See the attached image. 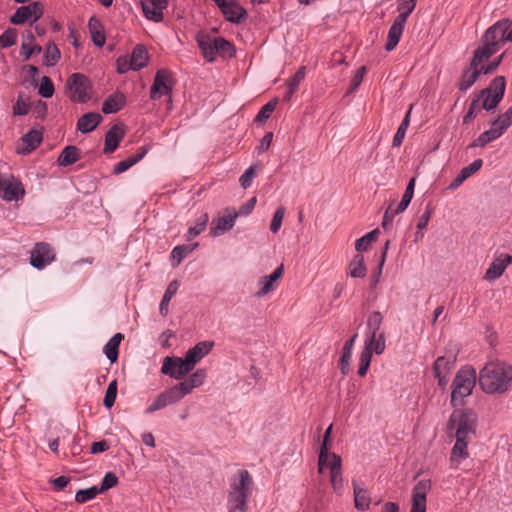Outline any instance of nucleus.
<instances>
[{
	"instance_id": "obj_1",
	"label": "nucleus",
	"mask_w": 512,
	"mask_h": 512,
	"mask_svg": "<svg viewBox=\"0 0 512 512\" xmlns=\"http://www.w3.org/2000/svg\"><path fill=\"white\" fill-rule=\"evenodd\" d=\"M478 416L472 409H455L447 422L448 433L455 437L470 439L475 436Z\"/></svg>"
},
{
	"instance_id": "obj_2",
	"label": "nucleus",
	"mask_w": 512,
	"mask_h": 512,
	"mask_svg": "<svg viewBox=\"0 0 512 512\" xmlns=\"http://www.w3.org/2000/svg\"><path fill=\"white\" fill-rule=\"evenodd\" d=\"M512 125V106L508 110L499 115L497 119L490 123V128L482 132L472 143L469 148H483L489 143L499 139Z\"/></svg>"
},
{
	"instance_id": "obj_3",
	"label": "nucleus",
	"mask_w": 512,
	"mask_h": 512,
	"mask_svg": "<svg viewBox=\"0 0 512 512\" xmlns=\"http://www.w3.org/2000/svg\"><path fill=\"white\" fill-rule=\"evenodd\" d=\"M507 384L512 381V365L499 360L488 362L480 371V382Z\"/></svg>"
},
{
	"instance_id": "obj_4",
	"label": "nucleus",
	"mask_w": 512,
	"mask_h": 512,
	"mask_svg": "<svg viewBox=\"0 0 512 512\" xmlns=\"http://www.w3.org/2000/svg\"><path fill=\"white\" fill-rule=\"evenodd\" d=\"M67 94L73 102L85 103L91 99L92 85L81 73H73L66 82Z\"/></svg>"
},
{
	"instance_id": "obj_5",
	"label": "nucleus",
	"mask_w": 512,
	"mask_h": 512,
	"mask_svg": "<svg viewBox=\"0 0 512 512\" xmlns=\"http://www.w3.org/2000/svg\"><path fill=\"white\" fill-rule=\"evenodd\" d=\"M505 93V77L497 76L494 78L490 86L483 89L477 96L479 101L483 99V109L490 111L495 109L500 101L503 99Z\"/></svg>"
},
{
	"instance_id": "obj_6",
	"label": "nucleus",
	"mask_w": 512,
	"mask_h": 512,
	"mask_svg": "<svg viewBox=\"0 0 512 512\" xmlns=\"http://www.w3.org/2000/svg\"><path fill=\"white\" fill-rule=\"evenodd\" d=\"M25 190L22 183L12 174L0 173V197L5 201H18L23 198Z\"/></svg>"
},
{
	"instance_id": "obj_7",
	"label": "nucleus",
	"mask_w": 512,
	"mask_h": 512,
	"mask_svg": "<svg viewBox=\"0 0 512 512\" xmlns=\"http://www.w3.org/2000/svg\"><path fill=\"white\" fill-rule=\"evenodd\" d=\"M44 13V6L40 1H34L28 5L20 6L10 17V22L14 25H22L25 22L31 24L39 20Z\"/></svg>"
},
{
	"instance_id": "obj_8",
	"label": "nucleus",
	"mask_w": 512,
	"mask_h": 512,
	"mask_svg": "<svg viewBox=\"0 0 512 512\" xmlns=\"http://www.w3.org/2000/svg\"><path fill=\"white\" fill-rule=\"evenodd\" d=\"M222 12L224 18L231 23H242L247 18V11L238 0H213Z\"/></svg>"
},
{
	"instance_id": "obj_9",
	"label": "nucleus",
	"mask_w": 512,
	"mask_h": 512,
	"mask_svg": "<svg viewBox=\"0 0 512 512\" xmlns=\"http://www.w3.org/2000/svg\"><path fill=\"white\" fill-rule=\"evenodd\" d=\"M54 260L55 253L49 244L45 242L35 244L30 255V264L34 268L43 269Z\"/></svg>"
},
{
	"instance_id": "obj_10",
	"label": "nucleus",
	"mask_w": 512,
	"mask_h": 512,
	"mask_svg": "<svg viewBox=\"0 0 512 512\" xmlns=\"http://www.w3.org/2000/svg\"><path fill=\"white\" fill-rule=\"evenodd\" d=\"M193 370L185 357H165L162 362V374H168L174 379H181L188 372Z\"/></svg>"
},
{
	"instance_id": "obj_11",
	"label": "nucleus",
	"mask_w": 512,
	"mask_h": 512,
	"mask_svg": "<svg viewBox=\"0 0 512 512\" xmlns=\"http://www.w3.org/2000/svg\"><path fill=\"white\" fill-rule=\"evenodd\" d=\"M239 217L236 210L227 208L224 215L214 219L211 223L210 234L213 237L223 235L231 230L235 224V220Z\"/></svg>"
},
{
	"instance_id": "obj_12",
	"label": "nucleus",
	"mask_w": 512,
	"mask_h": 512,
	"mask_svg": "<svg viewBox=\"0 0 512 512\" xmlns=\"http://www.w3.org/2000/svg\"><path fill=\"white\" fill-rule=\"evenodd\" d=\"M432 487L430 479H422L416 483L412 491L410 512H426V495Z\"/></svg>"
},
{
	"instance_id": "obj_13",
	"label": "nucleus",
	"mask_w": 512,
	"mask_h": 512,
	"mask_svg": "<svg viewBox=\"0 0 512 512\" xmlns=\"http://www.w3.org/2000/svg\"><path fill=\"white\" fill-rule=\"evenodd\" d=\"M510 27V21L508 19H503L496 22L490 28L486 30L482 37V42L494 44V46L499 48L501 43L506 42V32Z\"/></svg>"
},
{
	"instance_id": "obj_14",
	"label": "nucleus",
	"mask_w": 512,
	"mask_h": 512,
	"mask_svg": "<svg viewBox=\"0 0 512 512\" xmlns=\"http://www.w3.org/2000/svg\"><path fill=\"white\" fill-rule=\"evenodd\" d=\"M457 358V353L451 357L439 356L433 365L434 378L438 384H445L449 381L450 371L453 368Z\"/></svg>"
},
{
	"instance_id": "obj_15",
	"label": "nucleus",
	"mask_w": 512,
	"mask_h": 512,
	"mask_svg": "<svg viewBox=\"0 0 512 512\" xmlns=\"http://www.w3.org/2000/svg\"><path fill=\"white\" fill-rule=\"evenodd\" d=\"M253 491V479L250 473L241 469L237 472V475L231 479L230 489L228 494H239L246 493L252 494Z\"/></svg>"
},
{
	"instance_id": "obj_16",
	"label": "nucleus",
	"mask_w": 512,
	"mask_h": 512,
	"mask_svg": "<svg viewBox=\"0 0 512 512\" xmlns=\"http://www.w3.org/2000/svg\"><path fill=\"white\" fill-rule=\"evenodd\" d=\"M284 265L281 264L270 275L263 276L258 282L259 290L256 292V297L262 298L277 287V281L283 276Z\"/></svg>"
},
{
	"instance_id": "obj_17",
	"label": "nucleus",
	"mask_w": 512,
	"mask_h": 512,
	"mask_svg": "<svg viewBox=\"0 0 512 512\" xmlns=\"http://www.w3.org/2000/svg\"><path fill=\"white\" fill-rule=\"evenodd\" d=\"M456 442L451 449L450 453V468L457 469L462 461L469 457L468 442L470 439L455 437Z\"/></svg>"
},
{
	"instance_id": "obj_18",
	"label": "nucleus",
	"mask_w": 512,
	"mask_h": 512,
	"mask_svg": "<svg viewBox=\"0 0 512 512\" xmlns=\"http://www.w3.org/2000/svg\"><path fill=\"white\" fill-rule=\"evenodd\" d=\"M330 467V482L333 490L337 494H342L343 478H342V459L339 455L332 453Z\"/></svg>"
},
{
	"instance_id": "obj_19",
	"label": "nucleus",
	"mask_w": 512,
	"mask_h": 512,
	"mask_svg": "<svg viewBox=\"0 0 512 512\" xmlns=\"http://www.w3.org/2000/svg\"><path fill=\"white\" fill-rule=\"evenodd\" d=\"M512 263V256L508 254H501L499 257L493 260L487 269L484 278L488 281L498 279L506 270V268Z\"/></svg>"
},
{
	"instance_id": "obj_20",
	"label": "nucleus",
	"mask_w": 512,
	"mask_h": 512,
	"mask_svg": "<svg viewBox=\"0 0 512 512\" xmlns=\"http://www.w3.org/2000/svg\"><path fill=\"white\" fill-rule=\"evenodd\" d=\"M213 346L214 343L212 341H202L197 343L186 352V362L189 363L193 369L195 365L212 350Z\"/></svg>"
},
{
	"instance_id": "obj_21",
	"label": "nucleus",
	"mask_w": 512,
	"mask_h": 512,
	"mask_svg": "<svg viewBox=\"0 0 512 512\" xmlns=\"http://www.w3.org/2000/svg\"><path fill=\"white\" fill-rule=\"evenodd\" d=\"M42 140V132L39 130L32 129L22 136L21 145L18 147L17 152L23 155L29 154L40 145Z\"/></svg>"
},
{
	"instance_id": "obj_22",
	"label": "nucleus",
	"mask_w": 512,
	"mask_h": 512,
	"mask_svg": "<svg viewBox=\"0 0 512 512\" xmlns=\"http://www.w3.org/2000/svg\"><path fill=\"white\" fill-rule=\"evenodd\" d=\"M124 136L125 131L123 126L119 124L113 125L105 135L104 153L110 154L114 152Z\"/></svg>"
},
{
	"instance_id": "obj_23",
	"label": "nucleus",
	"mask_w": 512,
	"mask_h": 512,
	"mask_svg": "<svg viewBox=\"0 0 512 512\" xmlns=\"http://www.w3.org/2000/svg\"><path fill=\"white\" fill-rule=\"evenodd\" d=\"M216 37H211L207 34L200 33L197 35V43L202 52L203 57L212 62L218 56V51L214 47Z\"/></svg>"
},
{
	"instance_id": "obj_24",
	"label": "nucleus",
	"mask_w": 512,
	"mask_h": 512,
	"mask_svg": "<svg viewBox=\"0 0 512 512\" xmlns=\"http://www.w3.org/2000/svg\"><path fill=\"white\" fill-rule=\"evenodd\" d=\"M405 23L406 22L402 21V17L395 18L393 24L391 25L388 31L387 42L385 44V49L387 51H392L399 43V40L404 30Z\"/></svg>"
},
{
	"instance_id": "obj_25",
	"label": "nucleus",
	"mask_w": 512,
	"mask_h": 512,
	"mask_svg": "<svg viewBox=\"0 0 512 512\" xmlns=\"http://www.w3.org/2000/svg\"><path fill=\"white\" fill-rule=\"evenodd\" d=\"M195 386H171L165 393H162V407L172 404L185 395L192 392Z\"/></svg>"
},
{
	"instance_id": "obj_26",
	"label": "nucleus",
	"mask_w": 512,
	"mask_h": 512,
	"mask_svg": "<svg viewBox=\"0 0 512 512\" xmlns=\"http://www.w3.org/2000/svg\"><path fill=\"white\" fill-rule=\"evenodd\" d=\"M101 114L97 112H89L82 115L77 121V129L81 133H89L93 131L102 121Z\"/></svg>"
},
{
	"instance_id": "obj_27",
	"label": "nucleus",
	"mask_w": 512,
	"mask_h": 512,
	"mask_svg": "<svg viewBox=\"0 0 512 512\" xmlns=\"http://www.w3.org/2000/svg\"><path fill=\"white\" fill-rule=\"evenodd\" d=\"M250 496H251V494H246V493L228 494V497H227L228 512H247L248 499Z\"/></svg>"
},
{
	"instance_id": "obj_28",
	"label": "nucleus",
	"mask_w": 512,
	"mask_h": 512,
	"mask_svg": "<svg viewBox=\"0 0 512 512\" xmlns=\"http://www.w3.org/2000/svg\"><path fill=\"white\" fill-rule=\"evenodd\" d=\"M498 49L494 44L482 42V46L474 51L471 67H481V64L495 54Z\"/></svg>"
},
{
	"instance_id": "obj_29",
	"label": "nucleus",
	"mask_w": 512,
	"mask_h": 512,
	"mask_svg": "<svg viewBox=\"0 0 512 512\" xmlns=\"http://www.w3.org/2000/svg\"><path fill=\"white\" fill-rule=\"evenodd\" d=\"M385 350V336L384 333H375L369 334L368 338L365 341V347L362 352H369V355L372 356V353L381 354Z\"/></svg>"
},
{
	"instance_id": "obj_30",
	"label": "nucleus",
	"mask_w": 512,
	"mask_h": 512,
	"mask_svg": "<svg viewBox=\"0 0 512 512\" xmlns=\"http://www.w3.org/2000/svg\"><path fill=\"white\" fill-rule=\"evenodd\" d=\"M352 484L355 508L359 511H365L369 509L371 499L367 489L359 486L355 480H353Z\"/></svg>"
},
{
	"instance_id": "obj_31",
	"label": "nucleus",
	"mask_w": 512,
	"mask_h": 512,
	"mask_svg": "<svg viewBox=\"0 0 512 512\" xmlns=\"http://www.w3.org/2000/svg\"><path fill=\"white\" fill-rule=\"evenodd\" d=\"M124 339V335L120 332L113 335L112 338L109 339V341L104 346V354L106 355L107 359L114 363L118 359V353H119V345L121 341Z\"/></svg>"
},
{
	"instance_id": "obj_32",
	"label": "nucleus",
	"mask_w": 512,
	"mask_h": 512,
	"mask_svg": "<svg viewBox=\"0 0 512 512\" xmlns=\"http://www.w3.org/2000/svg\"><path fill=\"white\" fill-rule=\"evenodd\" d=\"M88 27L93 43L97 47H102L105 44L106 37L101 22L93 16L89 19Z\"/></svg>"
},
{
	"instance_id": "obj_33",
	"label": "nucleus",
	"mask_w": 512,
	"mask_h": 512,
	"mask_svg": "<svg viewBox=\"0 0 512 512\" xmlns=\"http://www.w3.org/2000/svg\"><path fill=\"white\" fill-rule=\"evenodd\" d=\"M126 98L123 94L110 95L102 104V112L111 114L118 112L125 105Z\"/></svg>"
},
{
	"instance_id": "obj_34",
	"label": "nucleus",
	"mask_w": 512,
	"mask_h": 512,
	"mask_svg": "<svg viewBox=\"0 0 512 512\" xmlns=\"http://www.w3.org/2000/svg\"><path fill=\"white\" fill-rule=\"evenodd\" d=\"M332 424L329 425V427L326 429L324 435H323V441L320 447L319 456H318V472L322 473L325 464L327 463V460L329 458V443L332 433Z\"/></svg>"
},
{
	"instance_id": "obj_35",
	"label": "nucleus",
	"mask_w": 512,
	"mask_h": 512,
	"mask_svg": "<svg viewBox=\"0 0 512 512\" xmlns=\"http://www.w3.org/2000/svg\"><path fill=\"white\" fill-rule=\"evenodd\" d=\"M476 370L471 365L462 366L455 375L452 384H476Z\"/></svg>"
},
{
	"instance_id": "obj_36",
	"label": "nucleus",
	"mask_w": 512,
	"mask_h": 512,
	"mask_svg": "<svg viewBox=\"0 0 512 512\" xmlns=\"http://www.w3.org/2000/svg\"><path fill=\"white\" fill-rule=\"evenodd\" d=\"M80 158V149L76 146H66L58 157V164L60 166H69L77 162Z\"/></svg>"
},
{
	"instance_id": "obj_37",
	"label": "nucleus",
	"mask_w": 512,
	"mask_h": 512,
	"mask_svg": "<svg viewBox=\"0 0 512 512\" xmlns=\"http://www.w3.org/2000/svg\"><path fill=\"white\" fill-rule=\"evenodd\" d=\"M174 84H175V81L171 77V75L168 72L162 70V98L163 97L165 98L163 101L166 104L167 111H171V109H172L171 92L174 87Z\"/></svg>"
},
{
	"instance_id": "obj_38",
	"label": "nucleus",
	"mask_w": 512,
	"mask_h": 512,
	"mask_svg": "<svg viewBox=\"0 0 512 512\" xmlns=\"http://www.w3.org/2000/svg\"><path fill=\"white\" fill-rule=\"evenodd\" d=\"M145 17L155 22L160 21V0H139Z\"/></svg>"
},
{
	"instance_id": "obj_39",
	"label": "nucleus",
	"mask_w": 512,
	"mask_h": 512,
	"mask_svg": "<svg viewBox=\"0 0 512 512\" xmlns=\"http://www.w3.org/2000/svg\"><path fill=\"white\" fill-rule=\"evenodd\" d=\"M146 153H147V148L141 147L140 151L137 154L118 162L113 168V173L121 174V173L127 171L130 167H132L133 165L138 163L146 155Z\"/></svg>"
},
{
	"instance_id": "obj_40",
	"label": "nucleus",
	"mask_w": 512,
	"mask_h": 512,
	"mask_svg": "<svg viewBox=\"0 0 512 512\" xmlns=\"http://www.w3.org/2000/svg\"><path fill=\"white\" fill-rule=\"evenodd\" d=\"M198 242L176 246L171 252L172 266H178L181 261L198 247Z\"/></svg>"
},
{
	"instance_id": "obj_41",
	"label": "nucleus",
	"mask_w": 512,
	"mask_h": 512,
	"mask_svg": "<svg viewBox=\"0 0 512 512\" xmlns=\"http://www.w3.org/2000/svg\"><path fill=\"white\" fill-rule=\"evenodd\" d=\"M367 274V268L364 262V256L357 253L349 263V275L353 278H364Z\"/></svg>"
},
{
	"instance_id": "obj_42",
	"label": "nucleus",
	"mask_w": 512,
	"mask_h": 512,
	"mask_svg": "<svg viewBox=\"0 0 512 512\" xmlns=\"http://www.w3.org/2000/svg\"><path fill=\"white\" fill-rule=\"evenodd\" d=\"M130 60L134 66V71L145 67L148 61V52L146 48L141 44L136 45L132 51Z\"/></svg>"
},
{
	"instance_id": "obj_43",
	"label": "nucleus",
	"mask_w": 512,
	"mask_h": 512,
	"mask_svg": "<svg viewBox=\"0 0 512 512\" xmlns=\"http://www.w3.org/2000/svg\"><path fill=\"white\" fill-rule=\"evenodd\" d=\"M208 222L209 216L207 213H202L199 217H197L194 225L188 228L185 236L186 240L191 241L193 238L200 235L206 229Z\"/></svg>"
},
{
	"instance_id": "obj_44",
	"label": "nucleus",
	"mask_w": 512,
	"mask_h": 512,
	"mask_svg": "<svg viewBox=\"0 0 512 512\" xmlns=\"http://www.w3.org/2000/svg\"><path fill=\"white\" fill-rule=\"evenodd\" d=\"M481 74H483V72L480 67L470 66V69L465 71L461 77V81L459 83L460 90L466 91L469 89L477 81Z\"/></svg>"
},
{
	"instance_id": "obj_45",
	"label": "nucleus",
	"mask_w": 512,
	"mask_h": 512,
	"mask_svg": "<svg viewBox=\"0 0 512 512\" xmlns=\"http://www.w3.org/2000/svg\"><path fill=\"white\" fill-rule=\"evenodd\" d=\"M474 386H454L451 392V404L452 406L464 405V398L471 395Z\"/></svg>"
},
{
	"instance_id": "obj_46",
	"label": "nucleus",
	"mask_w": 512,
	"mask_h": 512,
	"mask_svg": "<svg viewBox=\"0 0 512 512\" xmlns=\"http://www.w3.org/2000/svg\"><path fill=\"white\" fill-rule=\"evenodd\" d=\"M378 234L379 230L374 229L363 237L359 238L355 243V249L357 253L361 254L363 251L368 250L371 244L377 240Z\"/></svg>"
},
{
	"instance_id": "obj_47",
	"label": "nucleus",
	"mask_w": 512,
	"mask_h": 512,
	"mask_svg": "<svg viewBox=\"0 0 512 512\" xmlns=\"http://www.w3.org/2000/svg\"><path fill=\"white\" fill-rule=\"evenodd\" d=\"M411 111H412V106L410 107V109L406 113L403 121L401 122L400 126L397 129L396 134L394 135V138H393V146L394 147H399L402 144V142H403V140L405 138L406 131H407V129L409 127V124H410Z\"/></svg>"
},
{
	"instance_id": "obj_48",
	"label": "nucleus",
	"mask_w": 512,
	"mask_h": 512,
	"mask_svg": "<svg viewBox=\"0 0 512 512\" xmlns=\"http://www.w3.org/2000/svg\"><path fill=\"white\" fill-rule=\"evenodd\" d=\"M214 47L216 51H218V55L224 58H231L235 54V50L230 42L225 40L222 37H216V42L214 43Z\"/></svg>"
},
{
	"instance_id": "obj_49",
	"label": "nucleus",
	"mask_w": 512,
	"mask_h": 512,
	"mask_svg": "<svg viewBox=\"0 0 512 512\" xmlns=\"http://www.w3.org/2000/svg\"><path fill=\"white\" fill-rule=\"evenodd\" d=\"M61 57V53L55 43H49L46 46L44 54V63L46 66L52 67L56 65Z\"/></svg>"
},
{
	"instance_id": "obj_50",
	"label": "nucleus",
	"mask_w": 512,
	"mask_h": 512,
	"mask_svg": "<svg viewBox=\"0 0 512 512\" xmlns=\"http://www.w3.org/2000/svg\"><path fill=\"white\" fill-rule=\"evenodd\" d=\"M383 321V316L379 311L371 313L367 319V328L369 334L381 333L380 327Z\"/></svg>"
},
{
	"instance_id": "obj_51",
	"label": "nucleus",
	"mask_w": 512,
	"mask_h": 512,
	"mask_svg": "<svg viewBox=\"0 0 512 512\" xmlns=\"http://www.w3.org/2000/svg\"><path fill=\"white\" fill-rule=\"evenodd\" d=\"M98 493H100V491L96 486H92L87 489H81L76 492L75 500L76 502L83 504L94 499Z\"/></svg>"
},
{
	"instance_id": "obj_52",
	"label": "nucleus",
	"mask_w": 512,
	"mask_h": 512,
	"mask_svg": "<svg viewBox=\"0 0 512 512\" xmlns=\"http://www.w3.org/2000/svg\"><path fill=\"white\" fill-rule=\"evenodd\" d=\"M17 41V30L14 28L6 29L0 36V46L2 48H8L16 44Z\"/></svg>"
},
{
	"instance_id": "obj_53",
	"label": "nucleus",
	"mask_w": 512,
	"mask_h": 512,
	"mask_svg": "<svg viewBox=\"0 0 512 512\" xmlns=\"http://www.w3.org/2000/svg\"><path fill=\"white\" fill-rule=\"evenodd\" d=\"M30 104L27 99L24 98V95L20 93L18 98L13 105L12 111L14 116H22L26 115L29 112Z\"/></svg>"
},
{
	"instance_id": "obj_54",
	"label": "nucleus",
	"mask_w": 512,
	"mask_h": 512,
	"mask_svg": "<svg viewBox=\"0 0 512 512\" xmlns=\"http://www.w3.org/2000/svg\"><path fill=\"white\" fill-rule=\"evenodd\" d=\"M417 0H401L398 5L399 15L397 17H402V21L406 22L408 16L414 10L416 6Z\"/></svg>"
},
{
	"instance_id": "obj_55",
	"label": "nucleus",
	"mask_w": 512,
	"mask_h": 512,
	"mask_svg": "<svg viewBox=\"0 0 512 512\" xmlns=\"http://www.w3.org/2000/svg\"><path fill=\"white\" fill-rule=\"evenodd\" d=\"M277 103H278L277 99H273V100L269 101L268 103H266L258 112V114L256 116V121L257 122L266 121L271 116L273 111L275 110Z\"/></svg>"
},
{
	"instance_id": "obj_56",
	"label": "nucleus",
	"mask_w": 512,
	"mask_h": 512,
	"mask_svg": "<svg viewBox=\"0 0 512 512\" xmlns=\"http://www.w3.org/2000/svg\"><path fill=\"white\" fill-rule=\"evenodd\" d=\"M54 85L48 76H43L38 89V93L44 98H50L54 94Z\"/></svg>"
},
{
	"instance_id": "obj_57",
	"label": "nucleus",
	"mask_w": 512,
	"mask_h": 512,
	"mask_svg": "<svg viewBox=\"0 0 512 512\" xmlns=\"http://www.w3.org/2000/svg\"><path fill=\"white\" fill-rule=\"evenodd\" d=\"M305 73H306V69L304 66H302L296 71V73L289 80L288 88L290 89V94H294L296 92L301 81L305 78Z\"/></svg>"
},
{
	"instance_id": "obj_58",
	"label": "nucleus",
	"mask_w": 512,
	"mask_h": 512,
	"mask_svg": "<svg viewBox=\"0 0 512 512\" xmlns=\"http://www.w3.org/2000/svg\"><path fill=\"white\" fill-rule=\"evenodd\" d=\"M284 215H285V208L283 206L278 207L274 213V216H273L271 224H270V230L272 233H277L280 230V228L282 226Z\"/></svg>"
},
{
	"instance_id": "obj_59",
	"label": "nucleus",
	"mask_w": 512,
	"mask_h": 512,
	"mask_svg": "<svg viewBox=\"0 0 512 512\" xmlns=\"http://www.w3.org/2000/svg\"><path fill=\"white\" fill-rule=\"evenodd\" d=\"M118 478L113 472H107L101 482V486L99 488L100 493L107 491L110 488H113L117 485Z\"/></svg>"
},
{
	"instance_id": "obj_60",
	"label": "nucleus",
	"mask_w": 512,
	"mask_h": 512,
	"mask_svg": "<svg viewBox=\"0 0 512 512\" xmlns=\"http://www.w3.org/2000/svg\"><path fill=\"white\" fill-rule=\"evenodd\" d=\"M116 63H117V72L120 74H124L130 70H134V66L132 65L130 57L127 55L118 57Z\"/></svg>"
},
{
	"instance_id": "obj_61",
	"label": "nucleus",
	"mask_w": 512,
	"mask_h": 512,
	"mask_svg": "<svg viewBox=\"0 0 512 512\" xmlns=\"http://www.w3.org/2000/svg\"><path fill=\"white\" fill-rule=\"evenodd\" d=\"M255 177V169L253 166L249 167L239 178L240 186L243 189H247L251 186L252 181Z\"/></svg>"
},
{
	"instance_id": "obj_62",
	"label": "nucleus",
	"mask_w": 512,
	"mask_h": 512,
	"mask_svg": "<svg viewBox=\"0 0 512 512\" xmlns=\"http://www.w3.org/2000/svg\"><path fill=\"white\" fill-rule=\"evenodd\" d=\"M118 386H107L104 396L103 404L107 409H110L116 400Z\"/></svg>"
},
{
	"instance_id": "obj_63",
	"label": "nucleus",
	"mask_w": 512,
	"mask_h": 512,
	"mask_svg": "<svg viewBox=\"0 0 512 512\" xmlns=\"http://www.w3.org/2000/svg\"><path fill=\"white\" fill-rule=\"evenodd\" d=\"M179 288V282L177 280L172 281L166 291L164 296L162 297V307L167 306L172 297L176 294Z\"/></svg>"
},
{
	"instance_id": "obj_64",
	"label": "nucleus",
	"mask_w": 512,
	"mask_h": 512,
	"mask_svg": "<svg viewBox=\"0 0 512 512\" xmlns=\"http://www.w3.org/2000/svg\"><path fill=\"white\" fill-rule=\"evenodd\" d=\"M483 165V161L481 159H476L474 160L472 163H470L469 165L463 167L460 171L467 177L469 178L470 176H472L474 173H476L477 171H479L481 169Z\"/></svg>"
}]
</instances>
